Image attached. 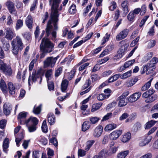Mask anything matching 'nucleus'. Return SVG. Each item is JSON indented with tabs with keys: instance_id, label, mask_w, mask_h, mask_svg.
Instances as JSON below:
<instances>
[{
	"instance_id": "1",
	"label": "nucleus",
	"mask_w": 158,
	"mask_h": 158,
	"mask_svg": "<svg viewBox=\"0 0 158 158\" xmlns=\"http://www.w3.org/2000/svg\"><path fill=\"white\" fill-rule=\"evenodd\" d=\"M61 0H49V3L51 5V13L50 19L48 21L46 29V36L48 37L51 34L52 39L53 41L56 40L58 27L57 23L58 21L59 14L58 8Z\"/></svg>"
},
{
	"instance_id": "2",
	"label": "nucleus",
	"mask_w": 158,
	"mask_h": 158,
	"mask_svg": "<svg viewBox=\"0 0 158 158\" xmlns=\"http://www.w3.org/2000/svg\"><path fill=\"white\" fill-rule=\"evenodd\" d=\"M54 44L50 40L46 37L42 39L40 45V51L41 52L40 58H44L48 53L54 50Z\"/></svg>"
},
{
	"instance_id": "3",
	"label": "nucleus",
	"mask_w": 158,
	"mask_h": 158,
	"mask_svg": "<svg viewBox=\"0 0 158 158\" xmlns=\"http://www.w3.org/2000/svg\"><path fill=\"white\" fill-rule=\"evenodd\" d=\"M158 62V58L156 57H153L148 63L143 66L141 74H144L145 72L147 75L152 73L153 70L155 68V66Z\"/></svg>"
},
{
	"instance_id": "4",
	"label": "nucleus",
	"mask_w": 158,
	"mask_h": 158,
	"mask_svg": "<svg viewBox=\"0 0 158 158\" xmlns=\"http://www.w3.org/2000/svg\"><path fill=\"white\" fill-rule=\"evenodd\" d=\"M59 57V56H57L54 58L52 56L48 57L44 62V67L45 68L48 67L51 68L53 67Z\"/></svg>"
},
{
	"instance_id": "5",
	"label": "nucleus",
	"mask_w": 158,
	"mask_h": 158,
	"mask_svg": "<svg viewBox=\"0 0 158 158\" xmlns=\"http://www.w3.org/2000/svg\"><path fill=\"white\" fill-rule=\"evenodd\" d=\"M43 75V73L41 70H38L37 73L35 71H33L31 75L32 81L33 82L38 81L39 83L40 84L42 81Z\"/></svg>"
},
{
	"instance_id": "6",
	"label": "nucleus",
	"mask_w": 158,
	"mask_h": 158,
	"mask_svg": "<svg viewBox=\"0 0 158 158\" xmlns=\"http://www.w3.org/2000/svg\"><path fill=\"white\" fill-rule=\"evenodd\" d=\"M129 32V30L127 29H123L116 36V40L119 41L126 38Z\"/></svg>"
},
{
	"instance_id": "7",
	"label": "nucleus",
	"mask_w": 158,
	"mask_h": 158,
	"mask_svg": "<svg viewBox=\"0 0 158 158\" xmlns=\"http://www.w3.org/2000/svg\"><path fill=\"white\" fill-rule=\"evenodd\" d=\"M122 130H116L111 133L109 134V137L112 140H116L122 134Z\"/></svg>"
},
{
	"instance_id": "8",
	"label": "nucleus",
	"mask_w": 158,
	"mask_h": 158,
	"mask_svg": "<svg viewBox=\"0 0 158 158\" xmlns=\"http://www.w3.org/2000/svg\"><path fill=\"white\" fill-rule=\"evenodd\" d=\"M6 5L10 13L16 15L17 11L15 9L14 3L12 2L8 1L6 2Z\"/></svg>"
},
{
	"instance_id": "9",
	"label": "nucleus",
	"mask_w": 158,
	"mask_h": 158,
	"mask_svg": "<svg viewBox=\"0 0 158 158\" xmlns=\"http://www.w3.org/2000/svg\"><path fill=\"white\" fill-rule=\"evenodd\" d=\"M1 70L7 76H10L12 74V70L11 67L7 64Z\"/></svg>"
},
{
	"instance_id": "10",
	"label": "nucleus",
	"mask_w": 158,
	"mask_h": 158,
	"mask_svg": "<svg viewBox=\"0 0 158 158\" xmlns=\"http://www.w3.org/2000/svg\"><path fill=\"white\" fill-rule=\"evenodd\" d=\"M103 127L101 125L97 127L94 131L93 135L95 137L98 138L102 135L103 131Z\"/></svg>"
},
{
	"instance_id": "11",
	"label": "nucleus",
	"mask_w": 158,
	"mask_h": 158,
	"mask_svg": "<svg viewBox=\"0 0 158 158\" xmlns=\"http://www.w3.org/2000/svg\"><path fill=\"white\" fill-rule=\"evenodd\" d=\"M120 43L123 44V45L121 46L118 52L123 56L124 54V52L127 50L129 44L126 43L124 40L121 41Z\"/></svg>"
},
{
	"instance_id": "12",
	"label": "nucleus",
	"mask_w": 158,
	"mask_h": 158,
	"mask_svg": "<svg viewBox=\"0 0 158 158\" xmlns=\"http://www.w3.org/2000/svg\"><path fill=\"white\" fill-rule=\"evenodd\" d=\"M39 120L36 117L31 116L26 121L27 124L37 126L38 124Z\"/></svg>"
},
{
	"instance_id": "13",
	"label": "nucleus",
	"mask_w": 158,
	"mask_h": 158,
	"mask_svg": "<svg viewBox=\"0 0 158 158\" xmlns=\"http://www.w3.org/2000/svg\"><path fill=\"white\" fill-rule=\"evenodd\" d=\"M141 93L139 92L135 93L131 96L128 98V100L131 102H133L137 101L140 97Z\"/></svg>"
},
{
	"instance_id": "14",
	"label": "nucleus",
	"mask_w": 158,
	"mask_h": 158,
	"mask_svg": "<svg viewBox=\"0 0 158 158\" xmlns=\"http://www.w3.org/2000/svg\"><path fill=\"white\" fill-rule=\"evenodd\" d=\"M121 6L123 11V16H125L129 11L128 8V2L127 1H123L121 4Z\"/></svg>"
},
{
	"instance_id": "15",
	"label": "nucleus",
	"mask_w": 158,
	"mask_h": 158,
	"mask_svg": "<svg viewBox=\"0 0 158 158\" xmlns=\"http://www.w3.org/2000/svg\"><path fill=\"white\" fill-rule=\"evenodd\" d=\"M12 109V106L9 104L5 103L3 106V111L6 115H9Z\"/></svg>"
},
{
	"instance_id": "16",
	"label": "nucleus",
	"mask_w": 158,
	"mask_h": 158,
	"mask_svg": "<svg viewBox=\"0 0 158 158\" xmlns=\"http://www.w3.org/2000/svg\"><path fill=\"white\" fill-rule=\"evenodd\" d=\"M25 23L29 29H31L32 27L33 19L31 15H29L26 18L25 20Z\"/></svg>"
},
{
	"instance_id": "17",
	"label": "nucleus",
	"mask_w": 158,
	"mask_h": 158,
	"mask_svg": "<svg viewBox=\"0 0 158 158\" xmlns=\"http://www.w3.org/2000/svg\"><path fill=\"white\" fill-rule=\"evenodd\" d=\"M16 41L15 42V44L17 47L20 49V50L21 51L23 49L24 45L22 42V40L19 36H17L16 38Z\"/></svg>"
},
{
	"instance_id": "18",
	"label": "nucleus",
	"mask_w": 158,
	"mask_h": 158,
	"mask_svg": "<svg viewBox=\"0 0 158 158\" xmlns=\"http://www.w3.org/2000/svg\"><path fill=\"white\" fill-rule=\"evenodd\" d=\"M14 30L10 28L7 29L5 37L8 40H11L14 36Z\"/></svg>"
},
{
	"instance_id": "19",
	"label": "nucleus",
	"mask_w": 158,
	"mask_h": 158,
	"mask_svg": "<svg viewBox=\"0 0 158 158\" xmlns=\"http://www.w3.org/2000/svg\"><path fill=\"white\" fill-rule=\"evenodd\" d=\"M9 92L10 94L13 95L15 93V88L13 84L11 82H9L7 85Z\"/></svg>"
},
{
	"instance_id": "20",
	"label": "nucleus",
	"mask_w": 158,
	"mask_h": 158,
	"mask_svg": "<svg viewBox=\"0 0 158 158\" xmlns=\"http://www.w3.org/2000/svg\"><path fill=\"white\" fill-rule=\"evenodd\" d=\"M99 158H106L110 155L108 152V150L103 149L99 153L98 155H97Z\"/></svg>"
},
{
	"instance_id": "21",
	"label": "nucleus",
	"mask_w": 158,
	"mask_h": 158,
	"mask_svg": "<svg viewBox=\"0 0 158 158\" xmlns=\"http://www.w3.org/2000/svg\"><path fill=\"white\" fill-rule=\"evenodd\" d=\"M48 121L50 125L54 124L55 122V117L52 113H49L48 115Z\"/></svg>"
},
{
	"instance_id": "22",
	"label": "nucleus",
	"mask_w": 158,
	"mask_h": 158,
	"mask_svg": "<svg viewBox=\"0 0 158 158\" xmlns=\"http://www.w3.org/2000/svg\"><path fill=\"white\" fill-rule=\"evenodd\" d=\"M69 81L65 79L62 81L61 84V90L62 92H67Z\"/></svg>"
},
{
	"instance_id": "23",
	"label": "nucleus",
	"mask_w": 158,
	"mask_h": 158,
	"mask_svg": "<svg viewBox=\"0 0 158 158\" xmlns=\"http://www.w3.org/2000/svg\"><path fill=\"white\" fill-rule=\"evenodd\" d=\"M11 44L12 48V52L15 55H17L19 50H20V49H19L18 47H17L15 41L13 40L11 41Z\"/></svg>"
},
{
	"instance_id": "24",
	"label": "nucleus",
	"mask_w": 158,
	"mask_h": 158,
	"mask_svg": "<svg viewBox=\"0 0 158 158\" xmlns=\"http://www.w3.org/2000/svg\"><path fill=\"white\" fill-rule=\"evenodd\" d=\"M117 127V125L115 124H109L106 126L104 128V130L106 131H110L115 129Z\"/></svg>"
},
{
	"instance_id": "25",
	"label": "nucleus",
	"mask_w": 158,
	"mask_h": 158,
	"mask_svg": "<svg viewBox=\"0 0 158 158\" xmlns=\"http://www.w3.org/2000/svg\"><path fill=\"white\" fill-rule=\"evenodd\" d=\"M117 100L119 101L118 103V106L119 107H123L125 106L127 103V100L123 98H118Z\"/></svg>"
},
{
	"instance_id": "26",
	"label": "nucleus",
	"mask_w": 158,
	"mask_h": 158,
	"mask_svg": "<svg viewBox=\"0 0 158 158\" xmlns=\"http://www.w3.org/2000/svg\"><path fill=\"white\" fill-rule=\"evenodd\" d=\"M9 139L8 138H6L3 141V148L4 151L6 153L7 152V149L9 147Z\"/></svg>"
},
{
	"instance_id": "27",
	"label": "nucleus",
	"mask_w": 158,
	"mask_h": 158,
	"mask_svg": "<svg viewBox=\"0 0 158 158\" xmlns=\"http://www.w3.org/2000/svg\"><path fill=\"white\" fill-rule=\"evenodd\" d=\"M74 58L73 55H71L69 56L68 57H66L62 61V63H66L67 64H69L72 61Z\"/></svg>"
},
{
	"instance_id": "28",
	"label": "nucleus",
	"mask_w": 158,
	"mask_h": 158,
	"mask_svg": "<svg viewBox=\"0 0 158 158\" xmlns=\"http://www.w3.org/2000/svg\"><path fill=\"white\" fill-rule=\"evenodd\" d=\"M90 127V123L89 121H85L82 125V130L83 131H85L89 129Z\"/></svg>"
},
{
	"instance_id": "29",
	"label": "nucleus",
	"mask_w": 158,
	"mask_h": 158,
	"mask_svg": "<svg viewBox=\"0 0 158 158\" xmlns=\"http://www.w3.org/2000/svg\"><path fill=\"white\" fill-rule=\"evenodd\" d=\"M0 87L3 93H6V92L7 87L5 81L2 79L1 80Z\"/></svg>"
},
{
	"instance_id": "30",
	"label": "nucleus",
	"mask_w": 158,
	"mask_h": 158,
	"mask_svg": "<svg viewBox=\"0 0 158 158\" xmlns=\"http://www.w3.org/2000/svg\"><path fill=\"white\" fill-rule=\"evenodd\" d=\"M157 122L153 120L147 122L144 125V128L145 129H150L151 127L153 126Z\"/></svg>"
},
{
	"instance_id": "31",
	"label": "nucleus",
	"mask_w": 158,
	"mask_h": 158,
	"mask_svg": "<svg viewBox=\"0 0 158 158\" xmlns=\"http://www.w3.org/2000/svg\"><path fill=\"white\" fill-rule=\"evenodd\" d=\"M95 141L93 140H90L88 141L86 143V146L85 149L86 151H88L94 143Z\"/></svg>"
},
{
	"instance_id": "32",
	"label": "nucleus",
	"mask_w": 158,
	"mask_h": 158,
	"mask_svg": "<svg viewBox=\"0 0 158 158\" xmlns=\"http://www.w3.org/2000/svg\"><path fill=\"white\" fill-rule=\"evenodd\" d=\"M129 153V150L122 151L118 154L117 158H125Z\"/></svg>"
},
{
	"instance_id": "33",
	"label": "nucleus",
	"mask_w": 158,
	"mask_h": 158,
	"mask_svg": "<svg viewBox=\"0 0 158 158\" xmlns=\"http://www.w3.org/2000/svg\"><path fill=\"white\" fill-rule=\"evenodd\" d=\"M131 138V134L129 132H127L124 135L121 141L123 143L128 142Z\"/></svg>"
},
{
	"instance_id": "34",
	"label": "nucleus",
	"mask_w": 158,
	"mask_h": 158,
	"mask_svg": "<svg viewBox=\"0 0 158 158\" xmlns=\"http://www.w3.org/2000/svg\"><path fill=\"white\" fill-rule=\"evenodd\" d=\"M102 103L101 102L94 104L92 106V108L91 110L92 112H94L99 109L102 106Z\"/></svg>"
},
{
	"instance_id": "35",
	"label": "nucleus",
	"mask_w": 158,
	"mask_h": 158,
	"mask_svg": "<svg viewBox=\"0 0 158 158\" xmlns=\"http://www.w3.org/2000/svg\"><path fill=\"white\" fill-rule=\"evenodd\" d=\"M100 118L98 117H89V120L92 124H95L100 120Z\"/></svg>"
},
{
	"instance_id": "36",
	"label": "nucleus",
	"mask_w": 158,
	"mask_h": 158,
	"mask_svg": "<svg viewBox=\"0 0 158 158\" xmlns=\"http://www.w3.org/2000/svg\"><path fill=\"white\" fill-rule=\"evenodd\" d=\"M120 74H116L112 76L108 79V82H112L117 80L119 77H120Z\"/></svg>"
},
{
	"instance_id": "37",
	"label": "nucleus",
	"mask_w": 158,
	"mask_h": 158,
	"mask_svg": "<svg viewBox=\"0 0 158 158\" xmlns=\"http://www.w3.org/2000/svg\"><path fill=\"white\" fill-rule=\"evenodd\" d=\"M131 73L132 71L131 70H129L122 75L120 74V78L122 79L127 78L131 76Z\"/></svg>"
},
{
	"instance_id": "38",
	"label": "nucleus",
	"mask_w": 158,
	"mask_h": 158,
	"mask_svg": "<svg viewBox=\"0 0 158 158\" xmlns=\"http://www.w3.org/2000/svg\"><path fill=\"white\" fill-rule=\"evenodd\" d=\"M153 78L151 79L149 81L147 82L141 88V90L142 91H144L147 90L150 86L151 82Z\"/></svg>"
},
{
	"instance_id": "39",
	"label": "nucleus",
	"mask_w": 158,
	"mask_h": 158,
	"mask_svg": "<svg viewBox=\"0 0 158 158\" xmlns=\"http://www.w3.org/2000/svg\"><path fill=\"white\" fill-rule=\"evenodd\" d=\"M53 70L52 69H49L46 71L45 73V77L47 78V81L51 79V76L52 74Z\"/></svg>"
},
{
	"instance_id": "40",
	"label": "nucleus",
	"mask_w": 158,
	"mask_h": 158,
	"mask_svg": "<svg viewBox=\"0 0 158 158\" xmlns=\"http://www.w3.org/2000/svg\"><path fill=\"white\" fill-rule=\"evenodd\" d=\"M22 35L24 38L27 41L30 42L31 40V34L29 32H26L23 33Z\"/></svg>"
},
{
	"instance_id": "41",
	"label": "nucleus",
	"mask_w": 158,
	"mask_h": 158,
	"mask_svg": "<svg viewBox=\"0 0 158 158\" xmlns=\"http://www.w3.org/2000/svg\"><path fill=\"white\" fill-rule=\"evenodd\" d=\"M4 39H2L1 41L3 44V48L5 51H7L9 50L10 48V45L8 42H4L3 40Z\"/></svg>"
},
{
	"instance_id": "42",
	"label": "nucleus",
	"mask_w": 158,
	"mask_h": 158,
	"mask_svg": "<svg viewBox=\"0 0 158 158\" xmlns=\"http://www.w3.org/2000/svg\"><path fill=\"white\" fill-rule=\"evenodd\" d=\"M41 128L42 131L44 133H46L48 132V128L46 120H44L42 124Z\"/></svg>"
},
{
	"instance_id": "43",
	"label": "nucleus",
	"mask_w": 158,
	"mask_h": 158,
	"mask_svg": "<svg viewBox=\"0 0 158 158\" xmlns=\"http://www.w3.org/2000/svg\"><path fill=\"white\" fill-rule=\"evenodd\" d=\"M24 133L23 132H22L20 134L19 137L17 138H16L15 142H16V145L18 147L19 146V143L20 141L23 139L24 138Z\"/></svg>"
},
{
	"instance_id": "44",
	"label": "nucleus",
	"mask_w": 158,
	"mask_h": 158,
	"mask_svg": "<svg viewBox=\"0 0 158 158\" xmlns=\"http://www.w3.org/2000/svg\"><path fill=\"white\" fill-rule=\"evenodd\" d=\"M118 148V147L115 146L111 147L109 150H108L109 155H110L112 154L115 153L116 152Z\"/></svg>"
},
{
	"instance_id": "45",
	"label": "nucleus",
	"mask_w": 158,
	"mask_h": 158,
	"mask_svg": "<svg viewBox=\"0 0 158 158\" xmlns=\"http://www.w3.org/2000/svg\"><path fill=\"white\" fill-rule=\"evenodd\" d=\"M28 131L30 132H32L35 131L37 129V126L27 124Z\"/></svg>"
},
{
	"instance_id": "46",
	"label": "nucleus",
	"mask_w": 158,
	"mask_h": 158,
	"mask_svg": "<svg viewBox=\"0 0 158 158\" xmlns=\"http://www.w3.org/2000/svg\"><path fill=\"white\" fill-rule=\"evenodd\" d=\"M135 17L136 16L131 11L127 16V19L129 21L133 22Z\"/></svg>"
},
{
	"instance_id": "47",
	"label": "nucleus",
	"mask_w": 158,
	"mask_h": 158,
	"mask_svg": "<svg viewBox=\"0 0 158 158\" xmlns=\"http://www.w3.org/2000/svg\"><path fill=\"white\" fill-rule=\"evenodd\" d=\"M141 124L140 123L137 122L134 125L133 127V130L135 131H137L141 129Z\"/></svg>"
},
{
	"instance_id": "48",
	"label": "nucleus",
	"mask_w": 158,
	"mask_h": 158,
	"mask_svg": "<svg viewBox=\"0 0 158 158\" xmlns=\"http://www.w3.org/2000/svg\"><path fill=\"white\" fill-rule=\"evenodd\" d=\"M110 36V34H108V33H106L105 35L103 38L102 40V45L104 44L107 41Z\"/></svg>"
},
{
	"instance_id": "49",
	"label": "nucleus",
	"mask_w": 158,
	"mask_h": 158,
	"mask_svg": "<svg viewBox=\"0 0 158 158\" xmlns=\"http://www.w3.org/2000/svg\"><path fill=\"white\" fill-rule=\"evenodd\" d=\"M23 26V21L21 19L17 20L16 25V29L18 30L21 28Z\"/></svg>"
},
{
	"instance_id": "50",
	"label": "nucleus",
	"mask_w": 158,
	"mask_h": 158,
	"mask_svg": "<svg viewBox=\"0 0 158 158\" xmlns=\"http://www.w3.org/2000/svg\"><path fill=\"white\" fill-rule=\"evenodd\" d=\"M135 60L134 59L125 62L123 65L126 69L129 67L130 66H131L135 62Z\"/></svg>"
},
{
	"instance_id": "51",
	"label": "nucleus",
	"mask_w": 158,
	"mask_h": 158,
	"mask_svg": "<svg viewBox=\"0 0 158 158\" xmlns=\"http://www.w3.org/2000/svg\"><path fill=\"white\" fill-rule=\"evenodd\" d=\"M41 107L42 105H40L37 107H35V106L33 110V113L35 114H40L41 111Z\"/></svg>"
},
{
	"instance_id": "52",
	"label": "nucleus",
	"mask_w": 158,
	"mask_h": 158,
	"mask_svg": "<svg viewBox=\"0 0 158 158\" xmlns=\"http://www.w3.org/2000/svg\"><path fill=\"white\" fill-rule=\"evenodd\" d=\"M49 142L50 143L53 144L54 146L57 147L58 146V142L57 139L55 137H52L49 139Z\"/></svg>"
},
{
	"instance_id": "53",
	"label": "nucleus",
	"mask_w": 158,
	"mask_h": 158,
	"mask_svg": "<svg viewBox=\"0 0 158 158\" xmlns=\"http://www.w3.org/2000/svg\"><path fill=\"white\" fill-rule=\"evenodd\" d=\"M156 97L152 96L147 98L145 100V102L147 103H151L155 101L156 99Z\"/></svg>"
},
{
	"instance_id": "54",
	"label": "nucleus",
	"mask_w": 158,
	"mask_h": 158,
	"mask_svg": "<svg viewBox=\"0 0 158 158\" xmlns=\"http://www.w3.org/2000/svg\"><path fill=\"white\" fill-rule=\"evenodd\" d=\"M144 137V140L148 144L151 141L152 138V136L147 135V134L145 135Z\"/></svg>"
},
{
	"instance_id": "55",
	"label": "nucleus",
	"mask_w": 158,
	"mask_h": 158,
	"mask_svg": "<svg viewBox=\"0 0 158 158\" xmlns=\"http://www.w3.org/2000/svg\"><path fill=\"white\" fill-rule=\"evenodd\" d=\"M86 154V151L83 149H79L78 151V156H84Z\"/></svg>"
},
{
	"instance_id": "56",
	"label": "nucleus",
	"mask_w": 158,
	"mask_h": 158,
	"mask_svg": "<svg viewBox=\"0 0 158 158\" xmlns=\"http://www.w3.org/2000/svg\"><path fill=\"white\" fill-rule=\"evenodd\" d=\"M76 6L75 5H72L69 9V12L71 14L75 13L76 10Z\"/></svg>"
},
{
	"instance_id": "57",
	"label": "nucleus",
	"mask_w": 158,
	"mask_h": 158,
	"mask_svg": "<svg viewBox=\"0 0 158 158\" xmlns=\"http://www.w3.org/2000/svg\"><path fill=\"white\" fill-rule=\"evenodd\" d=\"M112 115V113H107L106 115L104 116L102 120V121H106L109 118H110Z\"/></svg>"
},
{
	"instance_id": "58",
	"label": "nucleus",
	"mask_w": 158,
	"mask_h": 158,
	"mask_svg": "<svg viewBox=\"0 0 158 158\" xmlns=\"http://www.w3.org/2000/svg\"><path fill=\"white\" fill-rule=\"evenodd\" d=\"M139 39V36L137 37L135 40H133L131 44H130V46L131 47H133L138 42Z\"/></svg>"
},
{
	"instance_id": "59",
	"label": "nucleus",
	"mask_w": 158,
	"mask_h": 158,
	"mask_svg": "<svg viewBox=\"0 0 158 158\" xmlns=\"http://www.w3.org/2000/svg\"><path fill=\"white\" fill-rule=\"evenodd\" d=\"M48 89L49 90H53L54 89V85L53 82L52 81L49 82L47 81Z\"/></svg>"
},
{
	"instance_id": "60",
	"label": "nucleus",
	"mask_w": 158,
	"mask_h": 158,
	"mask_svg": "<svg viewBox=\"0 0 158 158\" xmlns=\"http://www.w3.org/2000/svg\"><path fill=\"white\" fill-rule=\"evenodd\" d=\"M113 73L111 70H109L103 72L102 74L103 77H106L110 75Z\"/></svg>"
},
{
	"instance_id": "61",
	"label": "nucleus",
	"mask_w": 158,
	"mask_h": 158,
	"mask_svg": "<svg viewBox=\"0 0 158 158\" xmlns=\"http://www.w3.org/2000/svg\"><path fill=\"white\" fill-rule=\"evenodd\" d=\"M37 0H34L33 4L31 6L30 8V10L31 11H32L35 9L36 6L37 5Z\"/></svg>"
},
{
	"instance_id": "62",
	"label": "nucleus",
	"mask_w": 158,
	"mask_h": 158,
	"mask_svg": "<svg viewBox=\"0 0 158 158\" xmlns=\"http://www.w3.org/2000/svg\"><path fill=\"white\" fill-rule=\"evenodd\" d=\"M40 33V29L39 26H37L36 27V30L34 32V35L35 38L38 37Z\"/></svg>"
},
{
	"instance_id": "63",
	"label": "nucleus",
	"mask_w": 158,
	"mask_h": 158,
	"mask_svg": "<svg viewBox=\"0 0 158 158\" xmlns=\"http://www.w3.org/2000/svg\"><path fill=\"white\" fill-rule=\"evenodd\" d=\"M62 71L61 67H59L55 71V76L56 77H58L61 73Z\"/></svg>"
},
{
	"instance_id": "64",
	"label": "nucleus",
	"mask_w": 158,
	"mask_h": 158,
	"mask_svg": "<svg viewBox=\"0 0 158 158\" xmlns=\"http://www.w3.org/2000/svg\"><path fill=\"white\" fill-rule=\"evenodd\" d=\"M6 123V121L5 119H2L0 121V128L3 129L5 127Z\"/></svg>"
}]
</instances>
